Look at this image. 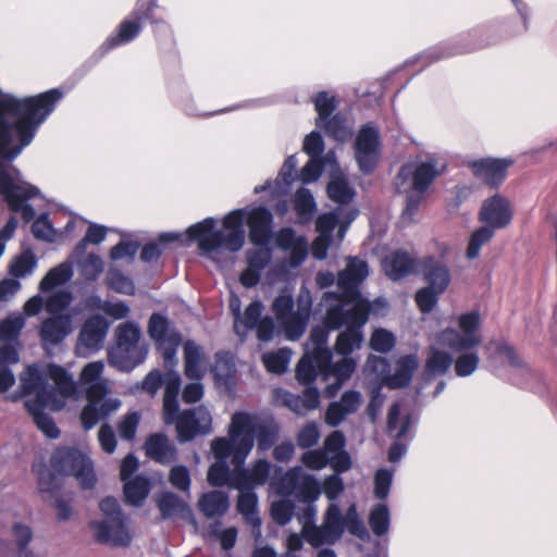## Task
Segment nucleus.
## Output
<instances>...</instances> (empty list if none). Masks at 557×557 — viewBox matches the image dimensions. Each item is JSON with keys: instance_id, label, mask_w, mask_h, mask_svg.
Instances as JSON below:
<instances>
[{"instance_id": "37", "label": "nucleus", "mask_w": 557, "mask_h": 557, "mask_svg": "<svg viewBox=\"0 0 557 557\" xmlns=\"http://www.w3.org/2000/svg\"><path fill=\"white\" fill-rule=\"evenodd\" d=\"M330 330L325 324L323 326H314L310 332L309 345L311 346V354H313L315 363L321 369L329 368L333 358L331 349L326 347Z\"/></svg>"}, {"instance_id": "27", "label": "nucleus", "mask_w": 557, "mask_h": 557, "mask_svg": "<svg viewBox=\"0 0 557 557\" xmlns=\"http://www.w3.org/2000/svg\"><path fill=\"white\" fill-rule=\"evenodd\" d=\"M445 166L436 154H429L425 160L418 162L412 173L413 190L425 193Z\"/></svg>"}, {"instance_id": "14", "label": "nucleus", "mask_w": 557, "mask_h": 557, "mask_svg": "<svg viewBox=\"0 0 557 557\" xmlns=\"http://www.w3.org/2000/svg\"><path fill=\"white\" fill-rule=\"evenodd\" d=\"M109 329L110 323L100 314H94L86 319L78 334L75 346L76 354L81 357H88L99 351Z\"/></svg>"}, {"instance_id": "35", "label": "nucleus", "mask_w": 557, "mask_h": 557, "mask_svg": "<svg viewBox=\"0 0 557 557\" xmlns=\"http://www.w3.org/2000/svg\"><path fill=\"white\" fill-rule=\"evenodd\" d=\"M298 165V160L295 154L289 156L284 162L278 177L274 181H267L262 185H258L255 187V194H261L263 191L270 190L273 196H280L281 194H286L290 183L293 182V175Z\"/></svg>"}, {"instance_id": "31", "label": "nucleus", "mask_w": 557, "mask_h": 557, "mask_svg": "<svg viewBox=\"0 0 557 557\" xmlns=\"http://www.w3.org/2000/svg\"><path fill=\"white\" fill-rule=\"evenodd\" d=\"M147 457L161 463L169 465L176 460L177 449L170 442L169 437L162 433L151 434L145 443Z\"/></svg>"}, {"instance_id": "44", "label": "nucleus", "mask_w": 557, "mask_h": 557, "mask_svg": "<svg viewBox=\"0 0 557 557\" xmlns=\"http://www.w3.org/2000/svg\"><path fill=\"white\" fill-rule=\"evenodd\" d=\"M151 490V482L141 474L124 481V496L127 504L140 506Z\"/></svg>"}, {"instance_id": "9", "label": "nucleus", "mask_w": 557, "mask_h": 557, "mask_svg": "<svg viewBox=\"0 0 557 557\" xmlns=\"http://www.w3.org/2000/svg\"><path fill=\"white\" fill-rule=\"evenodd\" d=\"M368 275L369 265L367 261L358 257H348L345 269L339 271L337 275V286L341 293L336 294L343 297L346 304H362L366 308L375 311L379 307L386 309L387 302L384 299H376L371 304L362 298L359 286Z\"/></svg>"}, {"instance_id": "19", "label": "nucleus", "mask_w": 557, "mask_h": 557, "mask_svg": "<svg viewBox=\"0 0 557 557\" xmlns=\"http://www.w3.org/2000/svg\"><path fill=\"white\" fill-rule=\"evenodd\" d=\"M311 539V545L319 547L323 544H334L344 532V522L337 504H330L321 525H317Z\"/></svg>"}, {"instance_id": "28", "label": "nucleus", "mask_w": 557, "mask_h": 557, "mask_svg": "<svg viewBox=\"0 0 557 557\" xmlns=\"http://www.w3.org/2000/svg\"><path fill=\"white\" fill-rule=\"evenodd\" d=\"M272 466L265 459L257 460L251 469L236 467L235 475L233 476L232 484L234 487H251L261 486L267 483Z\"/></svg>"}, {"instance_id": "34", "label": "nucleus", "mask_w": 557, "mask_h": 557, "mask_svg": "<svg viewBox=\"0 0 557 557\" xmlns=\"http://www.w3.org/2000/svg\"><path fill=\"white\" fill-rule=\"evenodd\" d=\"M157 506L162 519H170L176 516L195 523L191 508L181 497L171 492H164L157 497Z\"/></svg>"}, {"instance_id": "32", "label": "nucleus", "mask_w": 557, "mask_h": 557, "mask_svg": "<svg viewBox=\"0 0 557 557\" xmlns=\"http://www.w3.org/2000/svg\"><path fill=\"white\" fill-rule=\"evenodd\" d=\"M207 372V359L201 346L194 341L184 344V373L194 381H201Z\"/></svg>"}, {"instance_id": "10", "label": "nucleus", "mask_w": 557, "mask_h": 557, "mask_svg": "<svg viewBox=\"0 0 557 557\" xmlns=\"http://www.w3.org/2000/svg\"><path fill=\"white\" fill-rule=\"evenodd\" d=\"M51 467L59 474L73 475L83 488H91L96 484L91 459L76 448H58L51 458Z\"/></svg>"}, {"instance_id": "13", "label": "nucleus", "mask_w": 557, "mask_h": 557, "mask_svg": "<svg viewBox=\"0 0 557 557\" xmlns=\"http://www.w3.org/2000/svg\"><path fill=\"white\" fill-rule=\"evenodd\" d=\"M177 432V441L186 443L198 435L211 432L212 417L205 406H198L176 413L174 421Z\"/></svg>"}, {"instance_id": "57", "label": "nucleus", "mask_w": 557, "mask_h": 557, "mask_svg": "<svg viewBox=\"0 0 557 557\" xmlns=\"http://www.w3.org/2000/svg\"><path fill=\"white\" fill-rule=\"evenodd\" d=\"M25 326V318L22 313L15 312L0 322V341L15 342Z\"/></svg>"}, {"instance_id": "63", "label": "nucleus", "mask_w": 557, "mask_h": 557, "mask_svg": "<svg viewBox=\"0 0 557 557\" xmlns=\"http://www.w3.org/2000/svg\"><path fill=\"white\" fill-rule=\"evenodd\" d=\"M73 296L70 292L58 290L45 301V309L51 315H60L71 305Z\"/></svg>"}, {"instance_id": "61", "label": "nucleus", "mask_w": 557, "mask_h": 557, "mask_svg": "<svg viewBox=\"0 0 557 557\" xmlns=\"http://www.w3.org/2000/svg\"><path fill=\"white\" fill-rule=\"evenodd\" d=\"M314 109L318 113L315 124L322 123L326 117L334 115L333 112L336 109L337 101L334 96H331L327 91H319L313 97Z\"/></svg>"}, {"instance_id": "50", "label": "nucleus", "mask_w": 557, "mask_h": 557, "mask_svg": "<svg viewBox=\"0 0 557 557\" xmlns=\"http://www.w3.org/2000/svg\"><path fill=\"white\" fill-rule=\"evenodd\" d=\"M294 208L298 221L302 224L308 223L315 212V201L311 191L307 188H299L294 197Z\"/></svg>"}, {"instance_id": "33", "label": "nucleus", "mask_w": 557, "mask_h": 557, "mask_svg": "<svg viewBox=\"0 0 557 557\" xmlns=\"http://www.w3.org/2000/svg\"><path fill=\"white\" fill-rule=\"evenodd\" d=\"M418 367L419 359L417 355L410 354L400 357L396 362L395 372L384 377V385L392 389L408 386Z\"/></svg>"}, {"instance_id": "47", "label": "nucleus", "mask_w": 557, "mask_h": 557, "mask_svg": "<svg viewBox=\"0 0 557 557\" xmlns=\"http://www.w3.org/2000/svg\"><path fill=\"white\" fill-rule=\"evenodd\" d=\"M454 359L449 352L432 347L425 363V374L428 377L444 375L453 366Z\"/></svg>"}, {"instance_id": "12", "label": "nucleus", "mask_w": 557, "mask_h": 557, "mask_svg": "<svg viewBox=\"0 0 557 557\" xmlns=\"http://www.w3.org/2000/svg\"><path fill=\"white\" fill-rule=\"evenodd\" d=\"M380 151L379 128L372 123H368L359 129L355 139V158L362 173L373 172L380 158Z\"/></svg>"}, {"instance_id": "24", "label": "nucleus", "mask_w": 557, "mask_h": 557, "mask_svg": "<svg viewBox=\"0 0 557 557\" xmlns=\"http://www.w3.org/2000/svg\"><path fill=\"white\" fill-rule=\"evenodd\" d=\"M346 437L341 431H333L326 436L322 449L331 459V468L335 472H347L352 468V460L345 449Z\"/></svg>"}, {"instance_id": "41", "label": "nucleus", "mask_w": 557, "mask_h": 557, "mask_svg": "<svg viewBox=\"0 0 557 557\" xmlns=\"http://www.w3.org/2000/svg\"><path fill=\"white\" fill-rule=\"evenodd\" d=\"M212 374L219 387L230 389L235 382V363L233 356L226 351L215 355V363L212 367Z\"/></svg>"}, {"instance_id": "62", "label": "nucleus", "mask_w": 557, "mask_h": 557, "mask_svg": "<svg viewBox=\"0 0 557 557\" xmlns=\"http://www.w3.org/2000/svg\"><path fill=\"white\" fill-rule=\"evenodd\" d=\"M107 284L109 288L120 294L133 295L135 293L133 281L117 269H110L108 271Z\"/></svg>"}, {"instance_id": "26", "label": "nucleus", "mask_w": 557, "mask_h": 557, "mask_svg": "<svg viewBox=\"0 0 557 557\" xmlns=\"http://www.w3.org/2000/svg\"><path fill=\"white\" fill-rule=\"evenodd\" d=\"M362 401L361 393L355 389L346 391L338 401L329 405L325 412V422L330 426H337L345 418L355 413Z\"/></svg>"}, {"instance_id": "8", "label": "nucleus", "mask_w": 557, "mask_h": 557, "mask_svg": "<svg viewBox=\"0 0 557 557\" xmlns=\"http://www.w3.org/2000/svg\"><path fill=\"white\" fill-rule=\"evenodd\" d=\"M115 345L108 351L109 364L129 372L143 363L148 356V347L140 345L141 330L134 321H126L116 326Z\"/></svg>"}, {"instance_id": "64", "label": "nucleus", "mask_w": 557, "mask_h": 557, "mask_svg": "<svg viewBox=\"0 0 557 557\" xmlns=\"http://www.w3.org/2000/svg\"><path fill=\"white\" fill-rule=\"evenodd\" d=\"M247 263L257 271H263L272 259V250L267 246H256L246 252Z\"/></svg>"}, {"instance_id": "58", "label": "nucleus", "mask_w": 557, "mask_h": 557, "mask_svg": "<svg viewBox=\"0 0 557 557\" xmlns=\"http://www.w3.org/2000/svg\"><path fill=\"white\" fill-rule=\"evenodd\" d=\"M234 475L235 470L231 471L225 460H216L208 470V482L212 486L227 485L234 488V485L232 484Z\"/></svg>"}, {"instance_id": "56", "label": "nucleus", "mask_w": 557, "mask_h": 557, "mask_svg": "<svg viewBox=\"0 0 557 557\" xmlns=\"http://www.w3.org/2000/svg\"><path fill=\"white\" fill-rule=\"evenodd\" d=\"M495 235V231L491 226H481L475 230L469 239L466 250V257L469 260L476 259L480 256L481 248L487 244Z\"/></svg>"}, {"instance_id": "48", "label": "nucleus", "mask_w": 557, "mask_h": 557, "mask_svg": "<svg viewBox=\"0 0 557 557\" xmlns=\"http://www.w3.org/2000/svg\"><path fill=\"white\" fill-rule=\"evenodd\" d=\"M368 522L375 536L380 537L385 535L391 525V511L388 506L384 503L374 505L369 512Z\"/></svg>"}, {"instance_id": "21", "label": "nucleus", "mask_w": 557, "mask_h": 557, "mask_svg": "<svg viewBox=\"0 0 557 557\" xmlns=\"http://www.w3.org/2000/svg\"><path fill=\"white\" fill-rule=\"evenodd\" d=\"M73 330V319L70 313L51 315L45 319L39 330L42 347L48 350L61 344Z\"/></svg>"}, {"instance_id": "30", "label": "nucleus", "mask_w": 557, "mask_h": 557, "mask_svg": "<svg viewBox=\"0 0 557 557\" xmlns=\"http://www.w3.org/2000/svg\"><path fill=\"white\" fill-rule=\"evenodd\" d=\"M181 375L171 370L164 374L163 419L165 424H173L178 412V394L181 391Z\"/></svg>"}, {"instance_id": "49", "label": "nucleus", "mask_w": 557, "mask_h": 557, "mask_svg": "<svg viewBox=\"0 0 557 557\" xmlns=\"http://www.w3.org/2000/svg\"><path fill=\"white\" fill-rule=\"evenodd\" d=\"M315 125L335 140L344 143L351 137V131L348 127L345 117L341 114L331 115L322 123Z\"/></svg>"}, {"instance_id": "55", "label": "nucleus", "mask_w": 557, "mask_h": 557, "mask_svg": "<svg viewBox=\"0 0 557 557\" xmlns=\"http://www.w3.org/2000/svg\"><path fill=\"white\" fill-rule=\"evenodd\" d=\"M89 306L91 308H97L101 310L107 315L111 317L114 320H121L128 315L129 307L124 301H109L101 300L100 297L94 296L89 299Z\"/></svg>"}, {"instance_id": "43", "label": "nucleus", "mask_w": 557, "mask_h": 557, "mask_svg": "<svg viewBox=\"0 0 557 557\" xmlns=\"http://www.w3.org/2000/svg\"><path fill=\"white\" fill-rule=\"evenodd\" d=\"M20 360L18 349L15 345L0 347V393L7 392L15 383V376L8 368Z\"/></svg>"}, {"instance_id": "11", "label": "nucleus", "mask_w": 557, "mask_h": 557, "mask_svg": "<svg viewBox=\"0 0 557 557\" xmlns=\"http://www.w3.org/2000/svg\"><path fill=\"white\" fill-rule=\"evenodd\" d=\"M277 493L294 496L302 503H314L321 494V486L314 475L306 473L300 466H296L281 478L277 483Z\"/></svg>"}, {"instance_id": "4", "label": "nucleus", "mask_w": 557, "mask_h": 557, "mask_svg": "<svg viewBox=\"0 0 557 557\" xmlns=\"http://www.w3.org/2000/svg\"><path fill=\"white\" fill-rule=\"evenodd\" d=\"M460 331L447 327L437 335V343L455 352H460L454 360L457 376L468 377L479 368L480 356L474 348L482 342L479 334L481 318L478 311L463 313L459 317Z\"/></svg>"}, {"instance_id": "16", "label": "nucleus", "mask_w": 557, "mask_h": 557, "mask_svg": "<svg viewBox=\"0 0 557 557\" xmlns=\"http://www.w3.org/2000/svg\"><path fill=\"white\" fill-rule=\"evenodd\" d=\"M412 426L411 416L407 414L400 419V405H392L387 417V432L395 438V443L389 447L387 457L391 462H398L407 453V445L400 441L405 438Z\"/></svg>"}, {"instance_id": "22", "label": "nucleus", "mask_w": 557, "mask_h": 557, "mask_svg": "<svg viewBox=\"0 0 557 557\" xmlns=\"http://www.w3.org/2000/svg\"><path fill=\"white\" fill-rule=\"evenodd\" d=\"M513 163L512 159L483 158L471 162L473 174L492 188L498 187L507 175L508 168Z\"/></svg>"}, {"instance_id": "53", "label": "nucleus", "mask_w": 557, "mask_h": 557, "mask_svg": "<svg viewBox=\"0 0 557 557\" xmlns=\"http://www.w3.org/2000/svg\"><path fill=\"white\" fill-rule=\"evenodd\" d=\"M290 358L292 350L287 347H284L275 351L265 352L262 356V362L269 372L274 374H283L288 368Z\"/></svg>"}, {"instance_id": "23", "label": "nucleus", "mask_w": 557, "mask_h": 557, "mask_svg": "<svg viewBox=\"0 0 557 557\" xmlns=\"http://www.w3.org/2000/svg\"><path fill=\"white\" fill-rule=\"evenodd\" d=\"M275 403L281 404L298 414H305L320 405V393L317 387L308 386L304 396L295 395L284 388L273 391Z\"/></svg>"}, {"instance_id": "18", "label": "nucleus", "mask_w": 557, "mask_h": 557, "mask_svg": "<svg viewBox=\"0 0 557 557\" xmlns=\"http://www.w3.org/2000/svg\"><path fill=\"white\" fill-rule=\"evenodd\" d=\"M244 212L243 223L247 222L249 226V239L255 246H267L272 238L273 215L265 207H256L248 212Z\"/></svg>"}, {"instance_id": "38", "label": "nucleus", "mask_w": 557, "mask_h": 557, "mask_svg": "<svg viewBox=\"0 0 557 557\" xmlns=\"http://www.w3.org/2000/svg\"><path fill=\"white\" fill-rule=\"evenodd\" d=\"M422 272L428 286L444 293L450 283L449 269L435 260L434 257H426L422 261Z\"/></svg>"}, {"instance_id": "46", "label": "nucleus", "mask_w": 557, "mask_h": 557, "mask_svg": "<svg viewBox=\"0 0 557 557\" xmlns=\"http://www.w3.org/2000/svg\"><path fill=\"white\" fill-rule=\"evenodd\" d=\"M73 276V268L70 262H62L52 268L40 281L39 289L42 293L66 284Z\"/></svg>"}, {"instance_id": "45", "label": "nucleus", "mask_w": 557, "mask_h": 557, "mask_svg": "<svg viewBox=\"0 0 557 557\" xmlns=\"http://www.w3.org/2000/svg\"><path fill=\"white\" fill-rule=\"evenodd\" d=\"M263 305L260 300L251 301L240 313V318L234 321V331L243 339L247 336L248 332L253 330L258 322L262 319L261 313Z\"/></svg>"}, {"instance_id": "42", "label": "nucleus", "mask_w": 557, "mask_h": 557, "mask_svg": "<svg viewBox=\"0 0 557 557\" xmlns=\"http://www.w3.org/2000/svg\"><path fill=\"white\" fill-rule=\"evenodd\" d=\"M148 333L159 345H165L166 343H181V335L170 327L168 318L160 313H153L150 317Z\"/></svg>"}, {"instance_id": "59", "label": "nucleus", "mask_w": 557, "mask_h": 557, "mask_svg": "<svg viewBox=\"0 0 557 557\" xmlns=\"http://www.w3.org/2000/svg\"><path fill=\"white\" fill-rule=\"evenodd\" d=\"M318 375H321V371L315 363L313 354H306L297 364V380L308 387L317 379Z\"/></svg>"}, {"instance_id": "20", "label": "nucleus", "mask_w": 557, "mask_h": 557, "mask_svg": "<svg viewBox=\"0 0 557 557\" xmlns=\"http://www.w3.org/2000/svg\"><path fill=\"white\" fill-rule=\"evenodd\" d=\"M276 247L288 252L287 264L295 269L301 265L308 256L306 237L298 236L292 227L281 228L274 236Z\"/></svg>"}, {"instance_id": "15", "label": "nucleus", "mask_w": 557, "mask_h": 557, "mask_svg": "<svg viewBox=\"0 0 557 557\" xmlns=\"http://www.w3.org/2000/svg\"><path fill=\"white\" fill-rule=\"evenodd\" d=\"M513 218V210L510 201L496 194L485 199L479 211V220L493 231L503 230L510 225Z\"/></svg>"}, {"instance_id": "39", "label": "nucleus", "mask_w": 557, "mask_h": 557, "mask_svg": "<svg viewBox=\"0 0 557 557\" xmlns=\"http://www.w3.org/2000/svg\"><path fill=\"white\" fill-rule=\"evenodd\" d=\"M200 512L208 519L224 516L230 508L228 495L221 491H210L202 494L198 500Z\"/></svg>"}, {"instance_id": "6", "label": "nucleus", "mask_w": 557, "mask_h": 557, "mask_svg": "<svg viewBox=\"0 0 557 557\" xmlns=\"http://www.w3.org/2000/svg\"><path fill=\"white\" fill-rule=\"evenodd\" d=\"M230 435L236 443L235 462L244 465L257 440L258 449H269L277 438V426L260 421L246 412H235L230 424Z\"/></svg>"}, {"instance_id": "3", "label": "nucleus", "mask_w": 557, "mask_h": 557, "mask_svg": "<svg viewBox=\"0 0 557 557\" xmlns=\"http://www.w3.org/2000/svg\"><path fill=\"white\" fill-rule=\"evenodd\" d=\"M326 307L324 323L331 330L346 329L336 338L335 351L342 356L360 349L363 343V326L369 313L375 312L362 304H346L345 299L334 292H326L322 298Z\"/></svg>"}, {"instance_id": "29", "label": "nucleus", "mask_w": 557, "mask_h": 557, "mask_svg": "<svg viewBox=\"0 0 557 557\" xmlns=\"http://www.w3.org/2000/svg\"><path fill=\"white\" fill-rule=\"evenodd\" d=\"M143 22L135 20L132 15L125 17L117 26L115 33L111 34L100 46L101 55L110 50L133 41L143 29Z\"/></svg>"}, {"instance_id": "54", "label": "nucleus", "mask_w": 557, "mask_h": 557, "mask_svg": "<svg viewBox=\"0 0 557 557\" xmlns=\"http://www.w3.org/2000/svg\"><path fill=\"white\" fill-rule=\"evenodd\" d=\"M356 191L343 176H334L327 185V196L334 202L346 205L352 200Z\"/></svg>"}, {"instance_id": "2", "label": "nucleus", "mask_w": 557, "mask_h": 557, "mask_svg": "<svg viewBox=\"0 0 557 557\" xmlns=\"http://www.w3.org/2000/svg\"><path fill=\"white\" fill-rule=\"evenodd\" d=\"M244 212L234 210L223 220V230H214L215 220L206 218L205 220L190 225L186 233L166 232L158 237L161 245L170 243H181L185 245L197 240L199 249L207 256L225 248L231 252L239 251L245 243V230H243Z\"/></svg>"}, {"instance_id": "36", "label": "nucleus", "mask_w": 557, "mask_h": 557, "mask_svg": "<svg viewBox=\"0 0 557 557\" xmlns=\"http://www.w3.org/2000/svg\"><path fill=\"white\" fill-rule=\"evenodd\" d=\"M416 267L417 260L404 250H397L383 260L384 272L393 281L408 276Z\"/></svg>"}, {"instance_id": "40", "label": "nucleus", "mask_w": 557, "mask_h": 557, "mask_svg": "<svg viewBox=\"0 0 557 557\" xmlns=\"http://www.w3.org/2000/svg\"><path fill=\"white\" fill-rule=\"evenodd\" d=\"M239 491L237 500V510L244 516L246 522L250 524L253 532L260 535L261 519L258 516L257 504L258 498L255 488L251 487H235Z\"/></svg>"}, {"instance_id": "1", "label": "nucleus", "mask_w": 557, "mask_h": 557, "mask_svg": "<svg viewBox=\"0 0 557 557\" xmlns=\"http://www.w3.org/2000/svg\"><path fill=\"white\" fill-rule=\"evenodd\" d=\"M22 396L34 395L24 403L37 428L49 438H57L60 430L52 417L45 412L46 408L60 411L69 398L78 397V386L73 375L64 368L49 363L32 364L20 375ZM21 397L12 396V400Z\"/></svg>"}, {"instance_id": "7", "label": "nucleus", "mask_w": 557, "mask_h": 557, "mask_svg": "<svg viewBox=\"0 0 557 557\" xmlns=\"http://www.w3.org/2000/svg\"><path fill=\"white\" fill-rule=\"evenodd\" d=\"M312 296L308 288L299 290L296 302L290 293L282 292L272 302V311L288 341H298L306 332L312 313Z\"/></svg>"}, {"instance_id": "60", "label": "nucleus", "mask_w": 557, "mask_h": 557, "mask_svg": "<svg viewBox=\"0 0 557 557\" xmlns=\"http://www.w3.org/2000/svg\"><path fill=\"white\" fill-rule=\"evenodd\" d=\"M491 347L495 348V352L491 354L488 356V359L491 361L496 360L497 357H505L507 359L508 363L511 367L517 368V369L523 368L522 359L517 355V352L515 351L513 347L510 346L507 342H505V341H491L486 345V348L488 349Z\"/></svg>"}, {"instance_id": "25", "label": "nucleus", "mask_w": 557, "mask_h": 557, "mask_svg": "<svg viewBox=\"0 0 557 557\" xmlns=\"http://www.w3.org/2000/svg\"><path fill=\"white\" fill-rule=\"evenodd\" d=\"M344 214V222L341 223L338 230V237L342 240L350 225V223L358 216L359 211L356 208H349L348 210H343L341 208L323 213L318 216L315 221V228L319 235H325L326 237L332 238L333 231L339 224L341 216Z\"/></svg>"}, {"instance_id": "51", "label": "nucleus", "mask_w": 557, "mask_h": 557, "mask_svg": "<svg viewBox=\"0 0 557 557\" xmlns=\"http://www.w3.org/2000/svg\"><path fill=\"white\" fill-rule=\"evenodd\" d=\"M357 368V361L350 356H343V358L335 363L331 361V366L326 369H321L322 380L326 381L330 375H333L336 380L346 382L355 372Z\"/></svg>"}, {"instance_id": "5", "label": "nucleus", "mask_w": 557, "mask_h": 557, "mask_svg": "<svg viewBox=\"0 0 557 557\" xmlns=\"http://www.w3.org/2000/svg\"><path fill=\"white\" fill-rule=\"evenodd\" d=\"M103 361L87 363L79 375L78 384L85 391L88 404L81 413L85 430L92 429L101 419H106L121 407V400L108 397V381L102 377Z\"/></svg>"}, {"instance_id": "52", "label": "nucleus", "mask_w": 557, "mask_h": 557, "mask_svg": "<svg viewBox=\"0 0 557 557\" xmlns=\"http://www.w3.org/2000/svg\"><path fill=\"white\" fill-rule=\"evenodd\" d=\"M37 268V258L32 250H27L16 256L10 264V274L12 277L24 278L34 273Z\"/></svg>"}, {"instance_id": "17", "label": "nucleus", "mask_w": 557, "mask_h": 557, "mask_svg": "<svg viewBox=\"0 0 557 557\" xmlns=\"http://www.w3.org/2000/svg\"><path fill=\"white\" fill-rule=\"evenodd\" d=\"M127 521V517H117V519L91 521L90 527L95 531L98 542L111 546H128L132 542V534Z\"/></svg>"}]
</instances>
